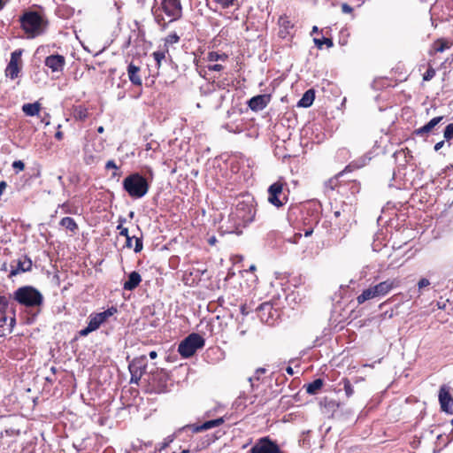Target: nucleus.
Wrapping results in <instances>:
<instances>
[{
    "label": "nucleus",
    "mask_w": 453,
    "mask_h": 453,
    "mask_svg": "<svg viewBox=\"0 0 453 453\" xmlns=\"http://www.w3.org/2000/svg\"><path fill=\"white\" fill-rule=\"evenodd\" d=\"M161 9L158 7V8H155V7H152L151 9V12H152V15L154 16V19L155 21L158 24V25H162L164 28H165V23H164V17L163 15L161 14Z\"/></svg>",
    "instance_id": "33"
},
{
    "label": "nucleus",
    "mask_w": 453,
    "mask_h": 453,
    "mask_svg": "<svg viewBox=\"0 0 453 453\" xmlns=\"http://www.w3.org/2000/svg\"><path fill=\"white\" fill-rule=\"evenodd\" d=\"M12 297L19 304L33 311V319L37 317L42 311L44 297L42 294L33 286H23L17 288L13 292Z\"/></svg>",
    "instance_id": "2"
},
{
    "label": "nucleus",
    "mask_w": 453,
    "mask_h": 453,
    "mask_svg": "<svg viewBox=\"0 0 453 453\" xmlns=\"http://www.w3.org/2000/svg\"><path fill=\"white\" fill-rule=\"evenodd\" d=\"M116 312L117 308L111 306L102 312L90 314L88 317V326L79 332L80 336H87L90 333L97 330L103 323H104L110 317L114 315Z\"/></svg>",
    "instance_id": "6"
},
{
    "label": "nucleus",
    "mask_w": 453,
    "mask_h": 453,
    "mask_svg": "<svg viewBox=\"0 0 453 453\" xmlns=\"http://www.w3.org/2000/svg\"><path fill=\"white\" fill-rule=\"evenodd\" d=\"M429 285H430V281L426 278H422L421 280H419V281L418 283V287L419 289H421L425 287H427Z\"/></svg>",
    "instance_id": "45"
},
{
    "label": "nucleus",
    "mask_w": 453,
    "mask_h": 453,
    "mask_svg": "<svg viewBox=\"0 0 453 453\" xmlns=\"http://www.w3.org/2000/svg\"><path fill=\"white\" fill-rule=\"evenodd\" d=\"M149 356L151 359H155L157 357V353L155 350H152L149 353Z\"/></svg>",
    "instance_id": "57"
},
{
    "label": "nucleus",
    "mask_w": 453,
    "mask_h": 453,
    "mask_svg": "<svg viewBox=\"0 0 453 453\" xmlns=\"http://www.w3.org/2000/svg\"><path fill=\"white\" fill-rule=\"evenodd\" d=\"M349 166H346L345 169L340 173H338L335 176H334L333 178L329 179L326 182V186L327 188H329L331 190H334L335 188V187L338 186V182H339V178L341 176H342L344 174V173L349 171Z\"/></svg>",
    "instance_id": "30"
},
{
    "label": "nucleus",
    "mask_w": 453,
    "mask_h": 453,
    "mask_svg": "<svg viewBox=\"0 0 453 453\" xmlns=\"http://www.w3.org/2000/svg\"><path fill=\"white\" fill-rule=\"evenodd\" d=\"M153 58L157 63V65L159 67L160 66V64H161V61L163 59H165V51H162V50H157V51H155L153 52Z\"/></svg>",
    "instance_id": "40"
},
{
    "label": "nucleus",
    "mask_w": 453,
    "mask_h": 453,
    "mask_svg": "<svg viewBox=\"0 0 453 453\" xmlns=\"http://www.w3.org/2000/svg\"><path fill=\"white\" fill-rule=\"evenodd\" d=\"M20 56L21 50H15L11 54V59L5 68L6 77L14 80L19 76L21 70V67L19 65Z\"/></svg>",
    "instance_id": "15"
},
{
    "label": "nucleus",
    "mask_w": 453,
    "mask_h": 453,
    "mask_svg": "<svg viewBox=\"0 0 453 453\" xmlns=\"http://www.w3.org/2000/svg\"><path fill=\"white\" fill-rule=\"evenodd\" d=\"M142 281V277L139 273L134 271L128 275V280L124 282L123 288L125 290H134Z\"/></svg>",
    "instance_id": "21"
},
{
    "label": "nucleus",
    "mask_w": 453,
    "mask_h": 453,
    "mask_svg": "<svg viewBox=\"0 0 453 453\" xmlns=\"http://www.w3.org/2000/svg\"><path fill=\"white\" fill-rule=\"evenodd\" d=\"M105 168H106L107 170H109V169H115V170H118V169H119V167H118V165H116V163L114 162V160H108V161L106 162Z\"/></svg>",
    "instance_id": "46"
},
{
    "label": "nucleus",
    "mask_w": 453,
    "mask_h": 453,
    "mask_svg": "<svg viewBox=\"0 0 453 453\" xmlns=\"http://www.w3.org/2000/svg\"><path fill=\"white\" fill-rule=\"evenodd\" d=\"M342 383H343V389L345 391L346 396L347 397L352 396L354 394V388H353V386L351 385L350 381L348 379H343Z\"/></svg>",
    "instance_id": "36"
},
{
    "label": "nucleus",
    "mask_w": 453,
    "mask_h": 453,
    "mask_svg": "<svg viewBox=\"0 0 453 453\" xmlns=\"http://www.w3.org/2000/svg\"><path fill=\"white\" fill-rule=\"evenodd\" d=\"M286 182L282 180H279L278 181L273 183L268 188V202L274 205L275 207H281L285 203H287L288 198V190L287 189V193L284 191V187L286 186Z\"/></svg>",
    "instance_id": "7"
},
{
    "label": "nucleus",
    "mask_w": 453,
    "mask_h": 453,
    "mask_svg": "<svg viewBox=\"0 0 453 453\" xmlns=\"http://www.w3.org/2000/svg\"><path fill=\"white\" fill-rule=\"evenodd\" d=\"M15 324H16V319H15V316H12L10 319V323L8 325V328H3V326L0 325V337L5 335L6 333H12Z\"/></svg>",
    "instance_id": "35"
},
{
    "label": "nucleus",
    "mask_w": 453,
    "mask_h": 453,
    "mask_svg": "<svg viewBox=\"0 0 453 453\" xmlns=\"http://www.w3.org/2000/svg\"><path fill=\"white\" fill-rule=\"evenodd\" d=\"M133 239H134V241H135L134 251L135 253L142 251V250L143 248V244H142V239L140 237H131L129 235L127 237H126V247L128 249H131L133 247Z\"/></svg>",
    "instance_id": "28"
},
{
    "label": "nucleus",
    "mask_w": 453,
    "mask_h": 453,
    "mask_svg": "<svg viewBox=\"0 0 453 453\" xmlns=\"http://www.w3.org/2000/svg\"><path fill=\"white\" fill-rule=\"evenodd\" d=\"M169 375L163 369H157L149 375V383L156 393H165L168 388Z\"/></svg>",
    "instance_id": "8"
},
{
    "label": "nucleus",
    "mask_w": 453,
    "mask_h": 453,
    "mask_svg": "<svg viewBox=\"0 0 453 453\" xmlns=\"http://www.w3.org/2000/svg\"><path fill=\"white\" fill-rule=\"evenodd\" d=\"M318 32H319V28H318V27L314 26V27H312L311 34L318 33Z\"/></svg>",
    "instance_id": "63"
},
{
    "label": "nucleus",
    "mask_w": 453,
    "mask_h": 453,
    "mask_svg": "<svg viewBox=\"0 0 453 453\" xmlns=\"http://www.w3.org/2000/svg\"><path fill=\"white\" fill-rule=\"evenodd\" d=\"M208 69L210 71L220 72V71L223 70V65H219V64H215V65H209Z\"/></svg>",
    "instance_id": "47"
},
{
    "label": "nucleus",
    "mask_w": 453,
    "mask_h": 453,
    "mask_svg": "<svg viewBox=\"0 0 453 453\" xmlns=\"http://www.w3.org/2000/svg\"><path fill=\"white\" fill-rule=\"evenodd\" d=\"M12 168L17 171H23L25 169V164L21 160H16L12 163Z\"/></svg>",
    "instance_id": "43"
},
{
    "label": "nucleus",
    "mask_w": 453,
    "mask_h": 453,
    "mask_svg": "<svg viewBox=\"0 0 453 453\" xmlns=\"http://www.w3.org/2000/svg\"><path fill=\"white\" fill-rule=\"evenodd\" d=\"M397 286L398 281L396 280L388 279L387 280L380 282L379 284L373 286V288L377 296L379 297L386 296Z\"/></svg>",
    "instance_id": "16"
},
{
    "label": "nucleus",
    "mask_w": 453,
    "mask_h": 453,
    "mask_svg": "<svg viewBox=\"0 0 453 453\" xmlns=\"http://www.w3.org/2000/svg\"><path fill=\"white\" fill-rule=\"evenodd\" d=\"M279 23L280 26H282L284 27H288V26H289V21L287 19V18H284V17L280 18Z\"/></svg>",
    "instance_id": "50"
},
{
    "label": "nucleus",
    "mask_w": 453,
    "mask_h": 453,
    "mask_svg": "<svg viewBox=\"0 0 453 453\" xmlns=\"http://www.w3.org/2000/svg\"><path fill=\"white\" fill-rule=\"evenodd\" d=\"M172 441L173 439H170L169 437L165 439V441L163 442L162 449L166 448Z\"/></svg>",
    "instance_id": "54"
},
{
    "label": "nucleus",
    "mask_w": 453,
    "mask_h": 453,
    "mask_svg": "<svg viewBox=\"0 0 453 453\" xmlns=\"http://www.w3.org/2000/svg\"><path fill=\"white\" fill-rule=\"evenodd\" d=\"M147 367V357L146 356H141L134 358L129 365L128 369L131 374V383L138 384L142 376L145 373Z\"/></svg>",
    "instance_id": "9"
},
{
    "label": "nucleus",
    "mask_w": 453,
    "mask_h": 453,
    "mask_svg": "<svg viewBox=\"0 0 453 453\" xmlns=\"http://www.w3.org/2000/svg\"><path fill=\"white\" fill-rule=\"evenodd\" d=\"M180 41V36L176 33H172L165 39V44L177 43Z\"/></svg>",
    "instance_id": "41"
},
{
    "label": "nucleus",
    "mask_w": 453,
    "mask_h": 453,
    "mask_svg": "<svg viewBox=\"0 0 453 453\" xmlns=\"http://www.w3.org/2000/svg\"><path fill=\"white\" fill-rule=\"evenodd\" d=\"M19 20L22 30L28 39H33L45 34L49 26L48 19L35 11L25 12Z\"/></svg>",
    "instance_id": "3"
},
{
    "label": "nucleus",
    "mask_w": 453,
    "mask_h": 453,
    "mask_svg": "<svg viewBox=\"0 0 453 453\" xmlns=\"http://www.w3.org/2000/svg\"><path fill=\"white\" fill-rule=\"evenodd\" d=\"M41 109V104L39 103L34 104H25L22 106L23 112L27 116H35L38 115Z\"/></svg>",
    "instance_id": "26"
},
{
    "label": "nucleus",
    "mask_w": 453,
    "mask_h": 453,
    "mask_svg": "<svg viewBox=\"0 0 453 453\" xmlns=\"http://www.w3.org/2000/svg\"><path fill=\"white\" fill-rule=\"evenodd\" d=\"M223 423H224V418H219L216 419L205 421L202 425L188 426V428L190 429L193 433H199V432H203V431L209 430L213 427L219 426Z\"/></svg>",
    "instance_id": "17"
},
{
    "label": "nucleus",
    "mask_w": 453,
    "mask_h": 453,
    "mask_svg": "<svg viewBox=\"0 0 453 453\" xmlns=\"http://www.w3.org/2000/svg\"><path fill=\"white\" fill-rule=\"evenodd\" d=\"M205 344V340L198 334L192 333L180 342L178 347V352L182 357H192L197 349H202Z\"/></svg>",
    "instance_id": "5"
},
{
    "label": "nucleus",
    "mask_w": 453,
    "mask_h": 453,
    "mask_svg": "<svg viewBox=\"0 0 453 453\" xmlns=\"http://www.w3.org/2000/svg\"><path fill=\"white\" fill-rule=\"evenodd\" d=\"M313 42L319 49H321L324 44H326L328 48H331L334 45L333 41L331 39L325 37L322 39L314 38Z\"/></svg>",
    "instance_id": "34"
},
{
    "label": "nucleus",
    "mask_w": 453,
    "mask_h": 453,
    "mask_svg": "<svg viewBox=\"0 0 453 453\" xmlns=\"http://www.w3.org/2000/svg\"><path fill=\"white\" fill-rule=\"evenodd\" d=\"M269 102V95H258L249 101V106L252 111H260L265 108Z\"/></svg>",
    "instance_id": "18"
},
{
    "label": "nucleus",
    "mask_w": 453,
    "mask_h": 453,
    "mask_svg": "<svg viewBox=\"0 0 453 453\" xmlns=\"http://www.w3.org/2000/svg\"><path fill=\"white\" fill-rule=\"evenodd\" d=\"M439 403L442 411L453 413V397L450 394V388L447 385H442L439 390Z\"/></svg>",
    "instance_id": "14"
},
{
    "label": "nucleus",
    "mask_w": 453,
    "mask_h": 453,
    "mask_svg": "<svg viewBox=\"0 0 453 453\" xmlns=\"http://www.w3.org/2000/svg\"><path fill=\"white\" fill-rule=\"evenodd\" d=\"M444 145V141H441L434 145V150L438 151Z\"/></svg>",
    "instance_id": "53"
},
{
    "label": "nucleus",
    "mask_w": 453,
    "mask_h": 453,
    "mask_svg": "<svg viewBox=\"0 0 453 453\" xmlns=\"http://www.w3.org/2000/svg\"><path fill=\"white\" fill-rule=\"evenodd\" d=\"M314 98H315L314 91L312 89H309L303 95L302 98L297 103V105L299 107H303V108L310 107L312 104Z\"/></svg>",
    "instance_id": "23"
},
{
    "label": "nucleus",
    "mask_w": 453,
    "mask_h": 453,
    "mask_svg": "<svg viewBox=\"0 0 453 453\" xmlns=\"http://www.w3.org/2000/svg\"><path fill=\"white\" fill-rule=\"evenodd\" d=\"M7 188V183L4 180L0 181V196L3 195L4 191Z\"/></svg>",
    "instance_id": "51"
},
{
    "label": "nucleus",
    "mask_w": 453,
    "mask_h": 453,
    "mask_svg": "<svg viewBox=\"0 0 453 453\" xmlns=\"http://www.w3.org/2000/svg\"><path fill=\"white\" fill-rule=\"evenodd\" d=\"M442 119H443L442 116L435 117V118L432 119L429 122H427L426 125H424L423 127L416 129L414 131V134L417 136L424 137V136L427 135L434 128V127L437 126Z\"/></svg>",
    "instance_id": "20"
},
{
    "label": "nucleus",
    "mask_w": 453,
    "mask_h": 453,
    "mask_svg": "<svg viewBox=\"0 0 453 453\" xmlns=\"http://www.w3.org/2000/svg\"><path fill=\"white\" fill-rule=\"evenodd\" d=\"M43 63L52 73H62L65 69L66 60L62 55L51 54L45 58Z\"/></svg>",
    "instance_id": "13"
},
{
    "label": "nucleus",
    "mask_w": 453,
    "mask_h": 453,
    "mask_svg": "<svg viewBox=\"0 0 453 453\" xmlns=\"http://www.w3.org/2000/svg\"><path fill=\"white\" fill-rule=\"evenodd\" d=\"M159 8L171 18L170 21L177 20L182 16V6L180 0H162Z\"/></svg>",
    "instance_id": "11"
},
{
    "label": "nucleus",
    "mask_w": 453,
    "mask_h": 453,
    "mask_svg": "<svg viewBox=\"0 0 453 453\" xmlns=\"http://www.w3.org/2000/svg\"><path fill=\"white\" fill-rule=\"evenodd\" d=\"M7 319H8L5 312L0 319V325L3 326V328H8L9 324H7Z\"/></svg>",
    "instance_id": "48"
},
{
    "label": "nucleus",
    "mask_w": 453,
    "mask_h": 453,
    "mask_svg": "<svg viewBox=\"0 0 453 453\" xmlns=\"http://www.w3.org/2000/svg\"><path fill=\"white\" fill-rule=\"evenodd\" d=\"M250 453H283L279 445L268 437L259 439L250 449Z\"/></svg>",
    "instance_id": "10"
},
{
    "label": "nucleus",
    "mask_w": 453,
    "mask_h": 453,
    "mask_svg": "<svg viewBox=\"0 0 453 453\" xmlns=\"http://www.w3.org/2000/svg\"><path fill=\"white\" fill-rule=\"evenodd\" d=\"M59 225L61 226L65 227V229L69 230L72 234H76V232L78 230L77 223L71 217H65V218H63L60 220Z\"/></svg>",
    "instance_id": "25"
},
{
    "label": "nucleus",
    "mask_w": 453,
    "mask_h": 453,
    "mask_svg": "<svg viewBox=\"0 0 453 453\" xmlns=\"http://www.w3.org/2000/svg\"><path fill=\"white\" fill-rule=\"evenodd\" d=\"M33 262L29 257L23 255L17 260H13L11 263V271L9 278H12L20 273H27L32 270Z\"/></svg>",
    "instance_id": "12"
},
{
    "label": "nucleus",
    "mask_w": 453,
    "mask_h": 453,
    "mask_svg": "<svg viewBox=\"0 0 453 453\" xmlns=\"http://www.w3.org/2000/svg\"><path fill=\"white\" fill-rule=\"evenodd\" d=\"M443 136L446 141L449 142L450 140H453V123L449 124L443 133Z\"/></svg>",
    "instance_id": "39"
},
{
    "label": "nucleus",
    "mask_w": 453,
    "mask_h": 453,
    "mask_svg": "<svg viewBox=\"0 0 453 453\" xmlns=\"http://www.w3.org/2000/svg\"><path fill=\"white\" fill-rule=\"evenodd\" d=\"M313 233V226H311L310 227H308L307 229L304 230V236L308 237V236H311Z\"/></svg>",
    "instance_id": "52"
},
{
    "label": "nucleus",
    "mask_w": 453,
    "mask_h": 453,
    "mask_svg": "<svg viewBox=\"0 0 453 453\" xmlns=\"http://www.w3.org/2000/svg\"><path fill=\"white\" fill-rule=\"evenodd\" d=\"M117 229L119 230V234L121 236L127 237L129 235L128 234V229L127 227H124L123 226H121V224H119L117 226Z\"/></svg>",
    "instance_id": "44"
},
{
    "label": "nucleus",
    "mask_w": 453,
    "mask_h": 453,
    "mask_svg": "<svg viewBox=\"0 0 453 453\" xmlns=\"http://www.w3.org/2000/svg\"><path fill=\"white\" fill-rule=\"evenodd\" d=\"M241 311H242V313L243 315L248 314V312H247V311H246V310H245V306H242Z\"/></svg>",
    "instance_id": "64"
},
{
    "label": "nucleus",
    "mask_w": 453,
    "mask_h": 453,
    "mask_svg": "<svg viewBox=\"0 0 453 453\" xmlns=\"http://www.w3.org/2000/svg\"><path fill=\"white\" fill-rule=\"evenodd\" d=\"M147 173L149 174V178H150L152 180L153 179V175H154L152 169L151 168H148Z\"/></svg>",
    "instance_id": "60"
},
{
    "label": "nucleus",
    "mask_w": 453,
    "mask_h": 453,
    "mask_svg": "<svg viewBox=\"0 0 453 453\" xmlns=\"http://www.w3.org/2000/svg\"><path fill=\"white\" fill-rule=\"evenodd\" d=\"M222 8H229L233 6H239L238 0H215Z\"/></svg>",
    "instance_id": "37"
},
{
    "label": "nucleus",
    "mask_w": 453,
    "mask_h": 453,
    "mask_svg": "<svg viewBox=\"0 0 453 453\" xmlns=\"http://www.w3.org/2000/svg\"><path fill=\"white\" fill-rule=\"evenodd\" d=\"M124 190L134 199L143 197L150 189V184L147 178L138 173H134L123 180Z\"/></svg>",
    "instance_id": "4"
},
{
    "label": "nucleus",
    "mask_w": 453,
    "mask_h": 453,
    "mask_svg": "<svg viewBox=\"0 0 453 453\" xmlns=\"http://www.w3.org/2000/svg\"><path fill=\"white\" fill-rule=\"evenodd\" d=\"M323 386V380L321 379H316L312 382L305 386L306 392L310 395H315Z\"/></svg>",
    "instance_id": "29"
},
{
    "label": "nucleus",
    "mask_w": 453,
    "mask_h": 453,
    "mask_svg": "<svg viewBox=\"0 0 453 453\" xmlns=\"http://www.w3.org/2000/svg\"><path fill=\"white\" fill-rule=\"evenodd\" d=\"M88 116V109L84 106H76L73 110V117L75 119L85 120Z\"/></svg>",
    "instance_id": "31"
},
{
    "label": "nucleus",
    "mask_w": 453,
    "mask_h": 453,
    "mask_svg": "<svg viewBox=\"0 0 453 453\" xmlns=\"http://www.w3.org/2000/svg\"><path fill=\"white\" fill-rule=\"evenodd\" d=\"M68 207H69V206H68V204H67V203H63V204L61 205V208L64 210V211H65V213H69V212H70V211H69Z\"/></svg>",
    "instance_id": "56"
},
{
    "label": "nucleus",
    "mask_w": 453,
    "mask_h": 453,
    "mask_svg": "<svg viewBox=\"0 0 453 453\" xmlns=\"http://www.w3.org/2000/svg\"><path fill=\"white\" fill-rule=\"evenodd\" d=\"M256 215V208L253 201L239 202L234 211L228 217L226 232L229 234H241L242 229L253 222Z\"/></svg>",
    "instance_id": "1"
},
{
    "label": "nucleus",
    "mask_w": 453,
    "mask_h": 453,
    "mask_svg": "<svg viewBox=\"0 0 453 453\" xmlns=\"http://www.w3.org/2000/svg\"><path fill=\"white\" fill-rule=\"evenodd\" d=\"M375 297H378L376 293H375V290H374V288L373 287H370L369 288L367 289H365L357 297V303L358 304H362L364 303L365 302L368 301V300H371V299H373Z\"/></svg>",
    "instance_id": "24"
},
{
    "label": "nucleus",
    "mask_w": 453,
    "mask_h": 453,
    "mask_svg": "<svg viewBox=\"0 0 453 453\" xmlns=\"http://www.w3.org/2000/svg\"><path fill=\"white\" fill-rule=\"evenodd\" d=\"M1 271L6 272L7 271V264L4 263L1 266Z\"/></svg>",
    "instance_id": "62"
},
{
    "label": "nucleus",
    "mask_w": 453,
    "mask_h": 453,
    "mask_svg": "<svg viewBox=\"0 0 453 453\" xmlns=\"http://www.w3.org/2000/svg\"><path fill=\"white\" fill-rule=\"evenodd\" d=\"M140 71V67L136 66L133 63H130L127 66V74L130 81L136 86L142 85V79L139 76L138 73Z\"/></svg>",
    "instance_id": "22"
},
{
    "label": "nucleus",
    "mask_w": 453,
    "mask_h": 453,
    "mask_svg": "<svg viewBox=\"0 0 453 453\" xmlns=\"http://www.w3.org/2000/svg\"><path fill=\"white\" fill-rule=\"evenodd\" d=\"M452 43L443 38L437 39L433 43V50L434 52H443L451 47Z\"/></svg>",
    "instance_id": "27"
},
{
    "label": "nucleus",
    "mask_w": 453,
    "mask_h": 453,
    "mask_svg": "<svg viewBox=\"0 0 453 453\" xmlns=\"http://www.w3.org/2000/svg\"><path fill=\"white\" fill-rule=\"evenodd\" d=\"M118 221H119V224H121V226H123V224L126 222V219L119 217Z\"/></svg>",
    "instance_id": "61"
},
{
    "label": "nucleus",
    "mask_w": 453,
    "mask_h": 453,
    "mask_svg": "<svg viewBox=\"0 0 453 453\" xmlns=\"http://www.w3.org/2000/svg\"><path fill=\"white\" fill-rule=\"evenodd\" d=\"M266 372V369L265 368H263V367H260V368H257L255 372V374L254 376L252 377H250L249 378V380L250 382L251 383V387L253 388L254 387V381L255 380H260V377L265 374Z\"/></svg>",
    "instance_id": "38"
},
{
    "label": "nucleus",
    "mask_w": 453,
    "mask_h": 453,
    "mask_svg": "<svg viewBox=\"0 0 453 453\" xmlns=\"http://www.w3.org/2000/svg\"><path fill=\"white\" fill-rule=\"evenodd\" d=\"M207 58L211 62L214 61H226L228 56L226 53H219L217 51H211L208 53Z\"/></svg>",
    "instance_id": "32"
},
{
    "label": "nucleus",
    "mask_w": 453,
    "mask_h": 453,
    "mask_svg": "<svg viewBox=\"0 0 453 453\" xmlns=\"http://www.w3.org/2000/svg\"><path fill=\"white\" fill-rule=\"evenodd\" d=\"M342 11L344 13H350V12H352L353 8L350 5H349L348 4H342Z\"/></svg>",
    "instance_id": "49"
},
{
    "label": "nucleus",
    "mask_w": 453,
    "mask_h": 453,
    "mask_svg": "<svg viewBox=\"0 0 453 453\" xmlns=\"http://www.w3.org/2000/svg\"><path fill=\"white\" fill-rule=\"evenodd\" d=\"M216 242H217V239H216V237H215V236H211V237H210V238L208 239V242H209V244H211V245H214V244L216 243Z\"/></svg>",
    "instance_id": "55"
},
{
    "label": "nucleus",
    "mask_w": 453,
    "mask_h": 453,
    "mask_svg": "<svg viewBox=\"0 0 453 453\" xmlns=\"http://www.w3.org/2000/svg\"><path fill=\"white\" fill-rule=\"evenodd\" d=\"M435 75V70L430 66L423 75V80L428 81L432 80Z\"/></svg>",
    "instance_id": "42"
},
{
    "label": "nucleus",
    "mask_w": 453,
    "mask_h": 453,
    "mask_svg": "<svg viewBox=\"0 0 453 453\" xmlns=\"http://www.w3.org/2000/svg\"><path fill=\"white\" fill-rule=\"evenodd\" d=\"M259 316L263 322L272 325L273 324V305L269 303H263L258 307Z\"/></svg>",
    "instance_id": "19"
},
{
    "label": "nucleus",
    "mask_w": 453,
    "mask_h": 453,
    "mask_svg": "<svg viewBox=\"0 0 453 453\" xmlns=\"http://www.w3.org/2000/svg\"><path fill=\"white\" fill-rule=\"evenodd\" d=\"M55 138L58 139V140H61L63 138V133L61 131H58L55 134Z\"/></svg>",
    "instance_id": "58"
},
{
    "label": "nucleus",
    "mask_w": 453,
    "mask_h": 453,
    "mask_svg": "<svg viewBox=\"0 0 453 453\" xmlns=\"http://www.w3.org/2000/svg\"><path fill=\"white\" fill-rule=\"evenodd\" d=\"M286 372L289 374V375H293L294 374V370L291 366H288L286 368Z\"/></svg>",
    "instance_id": "59"
}]
</instances>
